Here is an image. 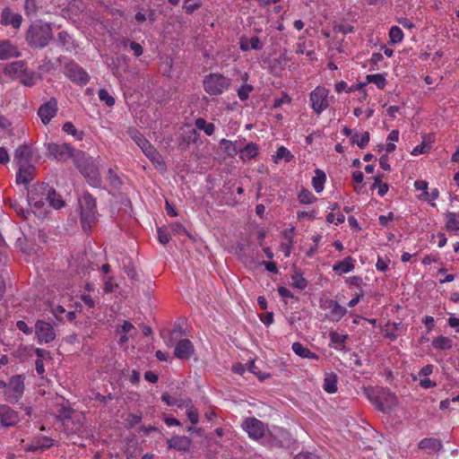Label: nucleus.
I'll return each mask as SVG.
<instances>
[{
    "mask_svg": "<svg viewBox=\"0 0 459 459\" xmlns=\"http://www.w3.org/2000/svg\"><path fill=\"white\" fill-rule=\"evenodd\" d=\"M22 56L18 47L9 39L0 40V60L20 57Z\"/></svg>",
    "mask_w": 459,
    "mask_h": 459,
    "instance_id": "obj_16",
    "label": "nucleus"
},
{
    "mask_svg": "<svg viewBox=\"0 0 459 459\" xmlns=\"http://www.w3.org/2000/svg\"><path fill=\"white\" fill-rule=\"evenodd\" d=\"M99 98L101 101H104L108 107H112L115 104V99L109 94V92L106 89H100L99 91Z\"/></svg>",
    "mask_w": 459,
    "mask_h": 459,
    "instance_id": "obj_42",
    "label": "nucleus"
},
{
    "mask_svg": "<svg viewBox=\"0 0 459 459\" xmlns=\"http://www.w3.org/2000/svg\"><path fill=\"white\" fill-rule=\"evenodd\" d=\"M127 44H129V47L134 51V54L135 55V56H140L143 55V48L139 43H137L135 41L130 42L128 39L123 40L124 46H126Z\"/></svg>",
    "mask_w": 459,
    "mask_h": 459,
    "instance_id": "obj_45",
    "label": "nucleus"
},
{
    "mask_svg": "<svg viewBox=\"0 0 459 459\" xmlns=\"http://www.w3.org/2000/svg\"><path fill=\"white\" fill-rule=\"evenodd\" d=\"M46 190H48L47 184L33 186L28 191V202L30 205L36 208H41L45 204Z\"/></svg>",
    "mask_w": 459,
    "mask_h": 459,
    "instance_id": "obj_11",
    "label": "nucleus"
},
{
    "mask_svg": "<svg viewBox=\"0 0 459 459\" xmlns=\"http://www.w3.org/2000/svg\"><path fill=\"white\" fill-rule=\"evenodd\" d=\"M327 97L328 91L320 86L310 93L311 107L316 113L320 114L329 106Z\"/></svg>",
    "mask_w": 459,
    "mask_h": 459,
    "instance_id": "obj_9",
    "label": "nucleus"
},
{
    "mask_svg": "<svg viewBox=\"0 0 459 459\" xmlns=\"http://www.w3.org/2000/svg\"><path fill=\"white\" fill-rule=\"evenodd\" d=\"M22 16L14 13L10 7H4L1 13L0 24L7 27L11 26L14 30H18L22 23Z\"/></svg>",
    "mask_w": 459,
    "mask_h": 459,
    "instance_id": "obj_12",
    "label": "nucleus"
},
{
    "mask_svg": "<svg viewBox=\"0 0 459 459\" xmlns=\"http://www.w3.org/2000/svg\"><path fill=\"white\" fill-rule=\"evenodd\" d=\"M58 419L69 430L76 432L83 425L84 416L82 412L74 411L69 406H64Z\"/></svg>",
    "mask_w": 459,
    "mask_h": 459,
    "instance_id": "obj_5",
    "label": "nucleus"
},
{
    "mask_svg": "<svg viewBox=\"0 0 459 459\" xmlns=\"http://www.w3.org/2000/svg\"><path fill=\"white\" fill-rule=\"evenodd\" d=\"M221 144L225 147L226 152L230 156H234V155H236L238 152L239 148L237 146V142L236 143H232V142L229 141V140L222 139L221 141Z\"/></svg>",
    "mask_w": 459,
    "mask_h": 459,
    "instance_id": "obj_40",
    "label": "nucleus"
},
{
    "mask_svg": "<svg viewBox=\"0 0 459 459\" xmlns=\"http://www.w3.org/2000/svg\"><path fill=\"white\" fill-rule=\"evenodd\" d=\"M293 280V287L298 288L299 290H304L307 285V281L303 278L300 274H296L292 276Z\"/></svg>",
    "mask_w": 459,
    "mask_h": 459,
    "instance_id": "obj_47",
    "label": "nucleus"
},
{
    "mask_svg": "<svg viewBox=\"0 0 459 459\" xmlns=\"http://www.w3.org/2000/svg\"><path fill=\"white\" fill-rule=\"evenodd\" d=\"M168 446L170 449L186 452L190 448L191 440L187 437L176 436L168 440Z\"/></svg>",
    "mask_w": 459,
    "mask_h": 459,
    "instance_id": "obj_23",
    "label": "nucleus"
},
{
    "mask_svg": "<svg viewBox=\"0 0 459 459\" xmlns=\"http://www.w3.org/2000/svg\"><path fill=\"white\" fill-rule=\"evenodd\" d=\"M31 158V148L27 144L20 145L14 152L13 160L19 166L30 164Z\"/></svg>",
    "mask_w": 459,
    "mask_h": 459,
    "instance_id": "obj_19",
    "label": "nucleus"
},
{
    "mask_svg": "<svg viewBox=\"0 0 459 459\" xmlns=\"http://www.w3.org/2000/svg\"><path fill=\"white\" fill-rule=\"evenodd\" d=\"M158 239L160 243L166 245L170 240V234L167 230L166 228H159L158 229Z\"/></svg>",
    "mask_w": 459,
    "mask_h": 459,
    "instance_id": "obj_48",
    "label": "nucleus"
},
{
    "mask_svg": "<svg viewBox=\"0 0 459 459\" xmlns=\"http://www.w3.org/2000/svg\"><path fill=\"white\" fill-rule=\"evenodd\" d=\"M333 30L334 33H342L343 35L354 31V27L346 22H333Z\"/></svg>",
    "mask_w": 459,
    "mask_h": 459,
    "instance_id": "obj_35",
    "label": "nucleus"
},
{
    "mask_svg": "<svg viewBox=\"0 0 459 459\" xmlns=\"http://www.w3.org/2000/svg\"><path fill=\"white\" fill-rule=\"evenodd\" d=\"M419 447L421 449H432L438 451L442 448V444L440 440L436 438H424L420 442Z\"/></svg>",
    "mask_w": 459,
    "mask_h": 459,
    "instance_id": "obj_30",
    "label": "nucleus"
},
{
    "mask_svg": "<svg viewBox=\"0 0 459 459\" xmlns=\"http://www.w3.org/2000/svg\"><path fill=\"white\" fill-rule=\"evenodd\" d=\"M183 332L182 327L180 325H175L173 330L170 332V338L167 342L168 346H172L174 340L177 338V333H181Z\"/></svg>",
    "mask_w": 459,
    "mask_h": 459,
    "instance_id": "obj_57",
    "label": "nucleus"
},
{
    "mask_svg": "<svg viewBox=\"0 0 459 459\" xmlns=\"http://www.w3.org/2000/svg\"><path fill=\"white\" fill-rule=\"evenodd\" d=\"M125 271L126 273V275L132 279V280H137V273L133 264L129 263L128 264L125 265Z\"/></svg>",
    "mask_w": 459,
    "mask_h": 459,
    "instance_id": "obj_56",
    "label": "nucleus"
},
{
    "mask_svg": "<svg viewBox=\"0 0 459 459\" xmlns=\"http://www.w3.org/2000/svg\"><path fill=\"white\" fill-rule=\"evenodd\" d=\"M26 65L23 61H15L9 63L4 68V74L11 79L22 77L26 73Z\"/></svg>",
    "mask_w": 459,
    "mask_h": 459,
    "instance_id": "obj_18",
    "label": "nucleus"
},
{
    "mask_svg": "<svg viewBox=\"0 0 459 459\" xmlns=\"http://www.w3.org/2000/svg\"><path fill=\"white\" fill-rule=\"evenodd\" d=\"M138 146L142 149L143 153L152 161V163H160V155L156 149L140 134V142H137Z\"/></svg>",
    "mask_w": 459,
    "mask_h": 459,
    "instance_id": "obj_21",
    "label": "nucleus"
},
{
    "mask_svg": "<svg viewBox=\"0 0 459 459\" xmlns=\"http://www.w3.org/2000/svg\"><path fill=\"white\" fill-rule=\"evenodd\" d=\"M315 195L307 189H302L299 194V200L301 204H309L316 201Z\"/></svg>",
    "mask_w": 459,
    "mask_h": 459,
    "instance_id": "obj_39",
    "label": "nucleus"
},
{
    "mask_svg": "<svg viewBox=\"0 0 459 459\" xmlns=\"http://www.w3.org/2000/svg\"><path fill=\"white\" fill-rule=\"evenodd\" d=\"M388 160H389V157L387 154H384L380 157L379 159V164L381 166V168L384 169V170H386V171H389L391 170V166L390 164L388 163Z\"/></svg>",
    "mask_w": 459,
    "mask_h": 459,
    "instance_id": "obj_62",
    "label": "nucleus"
},
{
    "mask_svg": "<svg viewBox=\"0 0 459 459\" xmlns=\"http://www.w3.org/2000/svg\"><path fill=\"white\" fill-rule=\"evenodd\" d=\"M347 310L344 307H342L339 303L333 305L330 309V316L333 321H339L346 314Z\"/></svg>",
    "mask_w": 459,
    "mask_h": 459,
    "instance_id": "obj_34",
    "label": "nucleus"
},
{
    "mask_svg": "<svg viewBox=\"0 0 459 459\" xmlns=\"http://www.w3.org/2000/svg\"><path fill=\"white\" fill-rule=\"evenodd\" d=\"M432 346L438 350H449L452 348V341L448 337L440 335L432 341Z\"/></svg>",
    "mask_w": 459,
    "mask_h": 459,
    "instance_id": "obj_32",
    "label": "nucleus"
},
{
    "mask_svg": "<svg viewBox=\"0 0 459 459\" xmlns=\"http://www.w3.org/2000/svg\"><path fill=\"white\" fill-rule=\"evenodd\" d=\"M35 167L31 164L20 165L19 171L16 175L17 184H28L34 178Z\"/></svg>",
    "mask_w": 459,
    "mask_h": 459,
    "instance_id": "obj_22",
    "label": "nucleus"
},
{
    "mask_svg": "<svg viewBox=\"0 0 459 459\" xmlns=\"http://www.w3.org/2000/svg\"><path fill=\"white\" fill-rule=\"evenodd\" d=\"M292 351L294 353L304 359H317L318 356L312 352L307 348L304 347L300 342H294L292 344Z\"/></svg>",
    "mask_w": 459,
    "mask_h": 459,
    "instance_id": "obj_28",
    "label": "nucleus"
},
{
    "mask_svg": "<svg viewBox=\"0 0 459 459\" xmlns=\"http://www.w3.org/2000/svg\"><path fill=\"white\" fill-rule=\"evenodd\" d=\"M9 204L16 211L19 216L26 218L29 214V211L27 209L21 207L17 201L9 199Z\"/></svg>",
    "mask_w": 459,
    "mask_h": 459,
    "instance_id": "obj_49",
    "label": "nucleus"
},
{
    "mask_svg": "<svg viewBox=\"0 0 459 459\" xmlns=\"http://www.w3.org/2000/svg\"><path fill=\"white\" fill-rule=\"evenodd\" d=\"M231 80L221 74H211L204 80L205 91L210 95H221L230 86Z\"/></svg>",
    "mask_w": 459,
    "mask_h": 459,
    "instance_id": "obj_4",
    "label": "nucleus"
},
{
    "mask_svg": "<svg viewBox=\"0 0 459 459\" xmlns=\"http://www.w3.org/2000/svg\"><path fill=\"white\" fill-rule=\"evenodd\" d=\"M201 3H190V2H184L183 8L185 9L186 13H193L195 11L199 9L201 7Z\"/></svg>",
    "mask_w": 459,
    "mask_h": 459,
    "instance_id": "obj_52",
    "label": "nucleus"
},
{
    "mask_svg": "<svg viewBox=\"0 0 459 459\" xmlns=\"http://www.w3.org/2000/svg\"><path fill=\"white\" fill-rule=\"evenodd\" d=\"M370 136L368 132H365L362 134L359 139L356 140V144L360 148L364 149L368 144Z\"/></svg>",
    "mask_w": 459,
    "mask_h": 459,
    "instance_id": "obj_53",
    "label": "nucleus"
},
{
    "mask_svg": "<svg viewBox=\"0 0 459 459\" xmlns=\"http://www.w3.org/2000/svg\"><path fill=\"white\" fill-rule=\"evenodd\" d=\"M79 205L82 229L85 231L90 230L98 220L96 199L91 194L85 193L79 198Z\"/></svg>",
    "mask_w": 459,
    "mask_h": 459,
    "instance_id": "obj_3",
    "label": "nucleus"
},
{
    "mask_svg": "<svg viewBox=\"0 0 459 459\" xmlns=\"http://www.w3.org/2000/svg\"><path fill=\"white\" fill-rule=\"evenodd\" d=\"M329 336H330L331 342H333V343H337V344L344 343L346 339H347V335L346 334H340V333H338L337 332H334V331L330 332Z\"/></svg>",
    "mask_w": 459,
    "mask_h": 459,
    "instance_id": "obj_50",
    "label": "nucleus"
},
{
    "mask_svg": "<svg viewBox=\"0 0 459 459\" xmlns=\"http://www.w3.org/2000/svg\"><path fill=\"white\" fill-rule=\"evenodd\" d=\"M446 230L447 231H458L459 230V214L453 212H446Z\"/></svg>",
    "mask_w": 459,
    "mask_h": 459,
    "instance_id": "obj_27",
    "label": "nucleus"
},
{
    "mask_svg": "<svg viewBox=\"0 0 459 459\" xmlns=\"http://www.w3.org/2000/svg\"><path fill=\"white\" fill-rule=\"evenodd\" d=\"M66 76L74 82L79 85H85L90 80L87 72L77 64H70L66 65Z\"/></svg>",
    "mask_w": 459,
    "mask_h": 459,
    "instance_id": "obj_10",
    "label": "nucleus"
},
{
    "mask_svg": "<svg viewBox=\"0 0 459 459\" xmlns=\"http://www.w3.org/2000/svg\"><path fill=\"white\" fill-rule=\"evenodd\" d=\"M254 90L253 86L250 84L242 85L238 91V96L241 100H246L248 99L249 93Z\"/></svg>",
    "mask_w": 459,
    "mask_h": 459,
    "instance_id": "obj_46",
    "label": "nucleus"
},
{
    "mask_svg": "<svg viewBox=\"0 0 459 459\" xmlns=\"http://www.w3.org/2000/svg\"><path fill=\"white\" fill-rule=\"evenodd\" d=\"M57 112V100L56 98H51L48 102L42 104L39 110L38 115L44 125H48L50 120L56 116Z\"/></svg>",
    "mask_w": 459,
    "mask_h": 459,
    "instance_id": "obj_14",
    "label": "nucleus"
},
{
    "mask_svg": "<svg viewBox=\"0 0 459 459\" xmlns=\"http://www.w3.org/2000/svg\"><path fill=\"white\" fill-rule=\"evenodd\" d=\"M16 327L26 334H30L32 333V329L28 326L26 322L22 320H19L16 322Z\"/></svg>",
    "mask_w": 459,
    "mask_h": 459,
    "instance_id": "obj_59",
    "label": "nucleus"
},
{
    "mask_svg": "<svg viewBox=\"0 0 459 459\" xmlns=\"http://www.w3.org/2000/svg\"><path fill=\"white\" fill-rule=\"evenodd\" d=\"M45 201H48L55 209H60L65 204L61 195H58L54 188H51L48 186V190H46Z\"/></svg>",
    "mask_w": 459,
    "mask_h": 459,
    "instance_id": "obj_24",
    "label": "nucleus"
},
{
    "mask_svg": "<svg viewBox=\"0 0 459 459\" xmlns=\"http://www.w3.org/2000/svg\"><path fill=\"white\" fill-rule=\"evenodd\" d=\"M17 413L6 404H0V422L3 426H13L18 421Z\"/></svg>",
    "mask_w": 459,
    "mask_h": 459,
    "instance_id": "obj_20",
    "label": "nucleus"
},
{
    "mask_svg": "<svg viewBox=\"0 0 459 459\" xmlns=\"http://www.w3.org/2000/svg\"><path fill=\"white\" fill-rule=\"evenodd\" d=\"M324 389L329 394L335 393L337 390L336 381L334 379L325 378Z\"/></svg>",
    "mask_w": 459,
    "mask_h": 459,
    "instance_id": "obj_51",
    "label": "nucleus"
},
{
    "mask_svg": "<svg viewBox=\"0 0 459 459\" xmlns=\"http://www.w3.org/2000/svg\"><path fill=\"white\" fill-rule=\"evenodd\" d=\"M290 440L291 437L290 433L286 429L277 426H273L267 429L264 437V442L267 445L273 446H288L290 443Z\"/></svg>",
    "mask_w": 459,
    "mask_h": 459,
    "instance_id": "obj_6",
    "label": "nucleus"
},
{
    "mask_svg": "<svg viewBox=\"0 0 459 459\" xmlns=\"http://www.w3.org/2000/svg\"><path fill=\"white\" fill-rule=\"evenodd\" d=\"M63 130L68 134H71L73 136H77L79 135V139H82V136L83 134L82 132H78L77 129L75 128V126H74V124L72 122H65L63 126Z\"/></svg>",
    "mask_w": 459,
    "mask_h": 459,
    "instance_id": "obj_44",
    "label": "nucleus"
},
{
    "mask_svg": "<svg viewBox=\"0 0 459 459\" xmlns=\"http://www.w3.org/2000/svg\"><path fill=\"white\" fill-rule=\"evenodd\" d=\"M247 365H248V367L247 368V374H253V375L256 376L260 380H264L270 377L269 374H261L259 371L258 372L256 371V366H255V360H250Z\"/></svg>",
    "mask_w": 459,
    "mask_h": 459,
    "instance_id": "obj_43",
    "label": "nucleus"
},
{
    "mask_svg": "<svg viewBox=\"0 0 459 459\" xmlns=\"http://www.w3.org/2000/svg\"><path fill=\"white\" fill-rule=\"evenodd\" d=\"M290 61V58L288 56L286 50L281 53L276 59V62L282 67L286 66Z\"/></svg>",
    "mask_w": 459,
    "mask_h": 459,
    "instance_id": "obj_58",
    "label": "nucleus"
},
{
    "mask_svg": "<svg viewBox=\"0 0 459 459\" xmlns=\"http://www.w3.org/2000/svg\"><path fill=\"white\" fill-rule=\"evenodd\" d=\"M24 391L23 377L20 375L11 377L6 385L5 394L13 399H19Z\"/></svg>",
    "mask_w": 459,
    "mask_h": 459,
    "instance_id": "obj_15",
    "label": "nucleus"
},
{
    "mask_svg": "<svg viewBox=\"0 0 459 459\" xmlns=\"http://www.w3.org/2000/svg\"><path fill=\"white\" fill-rule=\"evenodd\" d=\"M54 39L50 23L38 22L31 24L26 31L25 40L30 48H43Z\"/></svg>",
    "mask_w": 459,
    "mask_h": 459,
    "instance_id": "obj_1",
    "label": "nucleus"
},
{
    "mask_svg": "<svg viewBox=\"0 0 459 459\" xmlns=\"http://www.w3.org/2000/svg\"><path fill=\"white\" fill-rule=\"evenodd\" d=\"M186 412L191 423L196 424L198 422L199 415L197 410L194 407L192 403H186Z\"/></svg>",
    "mask_w": 459,
    "mask_h": 459,
    "instance_id": "obj_41",
    "label": "nucleus"
},
{
    "mask_svg": "<svg viewBox=\"0 0 459 459\" xmlns=\"http://www.w3.org/2000/svg\"><path fill=\"white\" fill-rule=\"evenodd\" d=\"M131 331L135 332L134 326L129 321H124L120 330H117L119 333H128Z\"/></svg>",
    "mask_w": 459,
    "mask_h": 459,
    "instance_id": "obj_61",
    "label": "nucleus"
},
{
    "mask_svg": "<svg viewBox=\"0 0 459 459\" xmlns=\"http://www.w3.org/2000/svg\"><path fill=\"white\" fill-rule=\"evenodd\" d=\"M390 44H397L403 40V33L398 26H393L389 30Z\"/></svg>",
    "mask_w": 459,
    "mask_h": 459,
    "instance_id": "obj_36",
    "label": "nucleus"
},
{
    "mask_svg": "<svg viewBox=\"0 0 459 459\" xmlns=\"http://www.w3.org/2000/svg\"><path fill=\"white\" fill-rule=\"evenodd\" d=\"M429 149H430V147L428 144L422 143L421 144L416 146L412 150L411 154L412 155H418V154H420V153H426V152H428V151Z\"/></svg>",
    "mask_w": 459,
    "mask_h": 459,
    "instance_id": "obj_60",
    "label": "nucleus"
},
{
    "mask_svg": "<svg viewBox=\"0 0 459 459\" xmlns=\"http://www.w3.org/2000/svg\"><path fill=\"white\" fill-rule=\"evenodd\" d=\"M249 45L250 48L255 50H261L264 48V44L257 36H254L249 39Z\"/></svg>",
    "mask_w": 459,
    "mask_h": 459,
    "instance_id": "obj_54",
    "label": "nucleus"
},
{
    "mask_svg": "<svg viewBox=\"0 0 459 459\" xmlns=\"http://www.w3.org/2000/svg\"><path fill=\"white\" fill-rule=\"evenodd\" d=\"M294 459H319L317 455L312 453H299Z\"/></svg>",
    "mask_w": 459,
    "mask_h": 459,
    "instance_id": "obj_64",
    "label": "nucleus"
},
{
    "mask_svg": "<svg viewBox=\"0 0 459 459\" xmlns=\"http://www.w3.org/2000/svg\"><path fill=\"white\" fill-rule=\"evenodd\" d=\"M293 155L284 146H281L277 149L276 154L273 156L274 162H278L279 160L284 159L287 162L290 161Z\"/></svg>",
    "mask_w": 459,
    "mask_h": 459,
    "instance_id": "obj_37",
    "label": "nucleus"
},
{
    "mask_svg": "<svg viewBox=\"0 0 459 459\" xmlns=\"http://www.w3.org/2000/svg\"><path fill=\"white\" fill-rule=\"evenodd\" d=\"M196 129L203 130L207 135H212L214 133L215 126L212 123H208L204 118L199 117L195 120Z\"/></svg>",
    "mask_w": 459,
    "mask_h": 459,
    "instance_id": "obj_31",
    "label": "nucleus"
},
{
    "mask_svg": "<svg viewBox=\"0 0 459 459\" xmlns=\"http://www.w3.org/2000/svg\"><path fill=\"white\" fill-rule=\"evenodd\" d=\"M243 429L253 440L264 438L267 429L264 423L255 418H247L242 423Z\"/></svg>",
    "mask_w": 459,
    "mask_h": 459,
    "instance_id": "obj_7",
    "label": "nucleus"
},
{
    "mask_svg": "<svg viewBox=\"0 0 459 459\" xmlns=\"http://www.w3.org/2000/svg\"><path fill=\"white\" fill-rule=\"evenodd\" d=\"M367 83H375L377 87L383 90L386 85L385 77L381 74H368L366 76Z\"/></svg>",
    "mask_w": 459,
    "mask_h": 459,
    "instance_id": "obj_33",
    "label": "nucleus"
},
{
    "mask_svg": "<svg viewBox=\"0 0 459 459\" xmlns=\"http://www.w3.org/2000/svg\"><path fill=\"white\" fill-rule=\"evenodd\" d=\"M74 163L80 172L89 179L91 185L96 186L99 184L98 167L91 157L82 151H77L74 156Z\"/></svg>",
    "mask_w": 459,
    "mask_h": 459,
    "instance_id": "obj_2",
    "label": "nucleus"
},
{
    "mask_svg": "<svg viewBox=\"0 0 459 459\" xmlns=\"http://www.w3.org/2000/svg\"><path fill=\"white\" fill-rule=\"evenodd\" d=\"M259 147L255 143H249L245 147L239 148L238 152L243 160H251L256 157Z\"/></svg>",
    "mask_w": 459,
    "mask_h": 459,
    "instance_id": "obj_25",
    "label": "nucleus"
},
{
    "mask_svg": "<svg viewBox=\"0 0 459 459\" xmlns=\"http://www.w3.org/2000/svg\"><path fill=\"white\" fill-rule=\"evenodd\" d=\"M195 349L189 339L180 340L174 350V355L179 359H187L194 354Z\"/></svg>",
    "mask_w": 459,
    "mask_h": 459,
    "instance_id": "obj_17",
    "label": "nucleus"
},
{
    "mask_svg": "<svg viewBox=\"0 0 459 459\" xmlns=\"http://www.w3.org/2000/svg\"><path fill=\"white\" fill-rule=\"evenodd\" d=\"M48 156L53 157L59 161H65L69 158H73L75 154L74 150L68 143H50L48 144Z\"/></svg>",
    "mask_w": 459,
    "mask_h": 459,
    "instance_id": "obj_8",
    "label": "nucleus"
},
{
    "mask_svg": "<svg viewBox=\"0 0 459 459\" xmlns=\"http://www.w3.org/2000/svg\"><path fill=\"white\" fill-rule=\"evenodd\" d=\"M316 176L312 178V185L316 193H320L324 189V185L326 180L325 173L321 169H316Z\"/></svg>",
    "mask_w": 459,
    "mask_h": 459,
    "instance_id": "obj_29",
    "label": "nucleus"
},
{
    "mask_svg": "<svg viewBox=\"0 0 459 459\" xmlns=\"http://www.w3.org/2000/svg\"><path fill=\"white\" fill-rule=\"evenodd\" d=\"M35 333L40 342H50L56 337L53 326L49 323L43 320H38L36 322Z\"/></svg>",
    "mask_w": 459,
    "mask_h": 459,
    "instance_id": "obj_13",
    "label": "nucleus"
},
{
    "mask_svg": "<svg viewBox=\"0 0 459 459\" xmlns=\"http://www.w3.org/2000/svg\"><path fill=\"white\" fill-rule=\"evenodd\" d=\"M21 79V83L27 87H31L36 83V74L33 71H29L26 69V73H24Z\"/></svg>",
    "mask_w": 459,
    "mask_h": 459,
    "instance_id": "obj_38",
    "label": "nucleus"
},
{
    "mask_svg": "<svg viewBox=\"0 0 459 459\" xmlns=\"http://www.w3.org/2000/svg\"><path fill=\"white\" fill-rule=\"evenodd\" d=\"M354 269L353 258L347 256L342 261L333 264V270L339 274L347 273Z\"/></svg>",
    "mask_w": 459,
    "mask_h": 459,
    "instance_id": "obj_26",
    "label": "nucleus"
},
{
    "mask_svg": "<svg viewBox=\"0 0 459 459\" xmlns=\"http://www.w3.org/2000/svg\"><path fill=\"white\" fill-rule=\"evenodd\" d=\"M389 262H390L389 260L385 261L381 257H378L377 264H376V267L380 272H385L388 268Z\"/></svg>",
    "mask_w": 459,
    "mask_h": 459,
    "instance_id": "obj_63",
    "label": "nucleus"
},
{
    "mask_svg": "<svg viewBox=\"0 0 459 459\" xmlns=\"http://www.w3.org/2000/svg\"><path fill=\"white\" fill-rule=\"evenodd\" d=\"M198 133L196 131V129H191L187 134V136L184 137V142H186L187 144L193 143H196L197 139H198Z\"/></svg>",
    "mask_w": 459,
    "mask_h": 459,
    "instance_id": "obj_55",
    "label": "nucleus"
}]
</instances>
